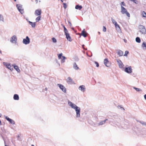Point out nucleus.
Masks as SVG:
<instances>
[{"instance_id":"1","label":"nucleus","mask_w":146,"mask_h":146,"mask_svg":"<svg viewBox=\"0 0 146 146\" xmlns=\"http://www.w3.org/2000/svg\"><path fill=\"white\" fill-rule=\"evenodd\" d=\"M121 12L122 14H126L128 17H130L129 13L127 12L126 9L122 6H121Z\"/></svg>"},{"instance_id":"2","label":"nucleus","mask_w":146,"mask_h":146,"mask_svg":"<svg viewBox=\"0 0 146 146\" xmlns=\"http://www.w3.org/2000/svg\"><path fill=\"white\" fill-rule=\"evenodd\" d=\"M139 29L140 32L142 34H145L146 33V29L144 26L142 25H140L139 26Z\"/></svg>"},{"instance_id":"3","label":"nucleus","mask_w":146,"mask_h":146,"mask_svg":"<svg viewBox=\"0 0 146 146\" xmlns=\"http://www.w3.org/2000/svg\"><path fill=\"white\" fill-rule=\"evenodd\" d=\"M16 6L19 11L21 14H23L24 13V11L22 9V5L21 4H17Z\"/></svg>"},{"instance_id":"4","label":"nucleus","mask_w":146,"mask_h":146,"mask_svg":"<svg viewBox=\"0 0 146 146\" xmlns=\"http://www.w3.org/2000/svg\"><path fill=\"white\" fill-rule=\"evenodd\" d=\"M76 112V117H80V108L79 107H77L74 109Z\"/></svg>"},{"instance_id":"5","label":"nucleus","mask_w":146,"mask_h":146,"mask_svg":"<svg viewBox=\"0 0 146 146\" xmlns=\"http://www.w3.org/2000/svg\"><path fill=\"white\" fill-rule=\"evenodd\" d=\"M17 38L16 36L14 35L11 37L10 39V42L12 43H17Z\"/></svg>"},{"instance_id":"6","label":"nucleus","mask_w":146,"mask_h":146,"mask_svg":"<svg viewBox=\"0 0 146 146\" xmlns=\"http://www.w3.org/2000/svg\"><path fill=\"white\" fill-rule=\"evenodd\" d=\"M30 42V39L28 36H27L23 40V42L25 44H29Z\"/></svg>"},{"instance_id":"7","label":"nucleus","mask_w":146,"mask_h":146,"mask_svg":"<svg viewBox=\"0 0 146 146\" xmlns=\"http://www.w3.org/2000/svg\"><path fill=\"white\" fill-rule=\"evenodd\" d=\"M132 69L131 66H130L128 67H126L125 69V71L126 73L130 74L132 72Z\"/></svg>"},{"instance_id":"8","label":"nucleus","mask_w":146,"mask_h":146,"mask_svg":"<svg viewBox=\"0 0 146 146\" xmlns=\"http://www.w3.org/2000/svg\"><path fill=\"white\" fill-rule=\"evenodd\" d=\"M57 85L62 92L65 93H66V89L63 85L60 84H58Z\"/></svg>"},{"instance_id":"9","label":"nucleus","mask_w":146,"mask_h":146,"mask_svg":"<svg viewBox=\"0 0 146 146\" xmlns=\"http://www.w3.org/2000/svg\"><path fill=\"white\" fill-rule=\"evenodd\" d=\"M68 103L69 106L73 109H74L75 108L78 107L76 105L73 104L69 100H68Z\"/></svg>"},{"instance_id":"10","label":"nucleus","mask_w":146,"mask_h":146,"mask_svg":"<svg viewBox=\"0 0 146 146\" xmlns=\"http://www.w3.org/2000/svg\"><path fill=\"white\" fill-rule=\"evenodd\" d=\"M104 63L105 65L107 67L110 66L111 65V63L109 61L107 58H106L104 59Z\"/></svg>"},{"instance_id":"11","label":"nucleus","mask_w":146,"mask_h":146,"mask_svg":"<svg viewBox=\"0 0 146 146\" xmlns=\"http://www.w3.org/2000/svg\"><path fill=\"white\" fill-rule=\"evenodd\" d=\"M5 119L8 121L11 124L13 125L15 124V123L14 120L12 119L9 118L8 117L5 116Z\"/></svg>"},{"instance_id":"12","label":"nucleus","mask_w":146,"mask_h":146,"mask_svg":"<svg viewBox=\"0 0 146 146\" xmlns=\"http://www.w3.org/2000/svg\"><path fill=\"white\" fill-rule=\"evenodd\" d=\"M111 21L113 24H114L115 28H118L120 29L119 26L117 24V22L115 21V20L113 19L112 18H111Z\"/></svg>"},{"instance_id":"13","label":"nucleus","mask_w":146,"mask_h":146,"mask_svg":"<svg viewBox=\"0 0 146 146\" xmlns=\"http://www.w3.org/2000/svg\"><path fill=\"white\" fill-rule=\"evenodd\" d=\"M67 83L69 84H72L74 83L73 80L70 77H68L66 80Z\"/></svg>"},{"instance_id":"14","label":"nucleus","mask_w":146,"mask_h":146,"mask_svg":"<svg viewBox=\"0 0 146 146\" xmlns=\"http://www.w3.org/2000/svg\"><path fill=\"white\" fill-rule=\"evenodd\" d=\"M35 15L36 16L39 15L40 16L41 14V9H39L36 10L35 11Z\"/></svg>"},{"instance_id":"15","label":"nucleus","mask_w":146,"mask_h":146,"mask_svg":"<svg viewBox=\"0 0 146 146\" xmlns=\"http://www.w3.org/2000/svg\"><path fill=\"white\" fill-rule=\"evenodd\" d=\"M65 35H66V38L70 42L72 41L71 38L70 36L69 33H68L65 34Z\"/></svg>"},{"instance_id":"16","label":"nucleus","mask_w":146,"mask_h":146,"mask_svg":"<svg viewBox=\"0 0 146 146\" xmlns=\"http://www.w3.org/2000/svg\"><path fill=\"white\" fill-rule=\"evenodd\" d=\"M117 62L120 68H122L123 66V64L120 60H117Z\"/></svg>"},{"instance_id":"17","label":"nucleus","mask_w":146,"mask_h":146,"mask_svg":"<svg viewBox=\"0 0 146 146\" xmlns=\"http://www.w3.org/2000/svg\"><path fill=\"white\" fill-rule=\"evenodd\" d=\"M116 53L119 55V56H121L123 55V52L121 50L118 49L116 50Z\"/></svg>"},{"instance_id":"18","label":"nucleus","mask_w":146,"mask_h":146,"mask_svg":"<svg viewBox=\"0 0 146 146\" xmlns=\"http://www.w3.org/2000/svg\"><path fill=\"white\" fill-rule=\"evenodd\" d=\"M78 89L83 92H84L86 90V88L84 85L80 86L78 88Z\"/></svg>"},{"instance_id":"19","label":"nucleus","mask_w":146,"mask_h":146,"mask_svg":"<svg viewBox=\"0 0 146 146\" xmlns=\"http://www.w3.org/2000/svg\"><path fill=\"white\" fill-rule=\"evenodd\" d=\"M88 33L84 31V29L82 31V33L81 34V35L82 36H83L84 37H86L87 36Z\"/></svg>"},{"instance_id":"20","label":"nucleus","mask_w":146,"mask_h":146,"mask_svg":"<svg viewBox=\"0 0 146 146\" xmlns=\"http://www.w3.org/2000/svg\"><path fill=\"white\" fill-rule=\"evenodd\" d=\"M13 66L14 68L18 72H20V70L19 69V67L18 66L16 65L15 64H13Z\"/></svg>"},{"instance_id":"21","label":"nucleus","mask_w":146,"mask_h":146,"mask_svg":"<svg viewBox=\"0 0 146 146\" xmlns=\"http://www.w3.org/2000/svg\"><path fill=\"white\" fill-rule=\"evenodd\" d=\"M73 68L75 70H78L79 69V68L78 66L76 63L74 62L73 64Z\"/></svg>"},{"instance_id":"22","label":"nucleus","mask_w":146,"mask_h":146,"mask_svg":"<svg viewBox=\"0 0 146 146\" xmlns=\"http://www.w3.org/2000/svg\"><path fill=\"white\" fill-rule=\"evenodd\" d=\"M82 7L81 5H76L75 7V8L76 9H78L80 10H81L82 8Z\"/></svg>"},{"instance_id":"23","label":"nucleus","mask_w":146,"mask_h":146,"mask_svg":"<svg viewBox=\"0 0 146 146\" xmlns=\"http://www.w3.org/2000/svg\"><path fill=\"white\" fill-rule=\"evenodd\" d=\"M13 99L15 100H18L19 99V95L17 94H15L13 96Z\"/></svg>"},{"instance_id":"24","label":"nucleus","mask_w":146,"mask_h":146,"mask_svg":"<svg viewBox=\"0 0 146 146\" xmlns=\"http://www.w3.org/2000/svg\"><path fill=\"white\" fill-rule=\"evenodd\" d=\"M108 120V119H106L105 120L100 122L99 123V125H102L104 124Z\"/></svg>"},{"instance_id":"25","label":"nucleus","mask_w":146,"mask_h":146,"mask_svg":"<svg viewBox=\"0 0 146 146\" xmlns=\"http://www.w3.org/2000/svg\"><path fill=\"white\" fill-rule=\"evenodd\" d=\"M7 68L10 69L11 71L13 70V66H12L10 64H8Z\"/></svg>"},{"instance_id":"26","label":"nucleus","mask_w":146,"mask_h":146,"mask_svg":"<svg viewBox=\"0 0 146 146\" xmlns=\"http://www.w3.org/2000/svg\"><path fill=\"white\" fill-rule=\"evenodd\" d=\"M136 41L138 43H140L141 42V39L139 37H137L135 39Z\"/></svg>"},{"instance_id":"27","label":"nucleus","mask_w":146,"mask_h":146,"mask_svg":"<svg viewBox=\"0 0 146 146\" xmlns=\"http://www.w3.org/2000/svg\"><path fill=\"white\" fill-rule=\"evenodd\" d=\"M142 46L144 49L146 50V42H143L142 44Z\"/></svg>"},{"instance_id":"28","label":"nucleus","mask_w":146,"mask_h":146,"mask_svg":"<svg viewBox=\"0 0 146 146\" xmlns=\"http://www.w3.org/2000/svg\"><path fill=\"white\" fill-rule=\"evenodd\" d=\"M66 58L64 56H62V59L61 60V63H63L65 62V60Z\"/></svg>"},{"instance_id":"29","label":"nucleus","mask_w":146,"mask_h":146,"mask_svg":"<svg viewBox=\"0 0 146 146\" xmlns=\"http://www.w3.org/2000/svg\"><path fill=\"white\" fill-rule=\"evenodd\" d=\"M2 21L4 22V19L3 16L1 14H0V21Z\"/></svg>"},{"instance_id":"30","label":"nucleus","mask_w":146,"mask_h":146,"mask_svg":"<svg viewBox=\"0 0 146 146\" xmlns=\"http://www.w3.org/2000/svg\"><path fill=\"white\" fill-rule=\"evenodd\" d=\"M133 88L135 89L137 92H140L142 91L141 89L137 88L134 87H133Z\"/></svg>"},{"instance_id":"31","label":"nucleus","mask_w":146,"mask_h":146,"mask_svg":"<svg viewBox=\"0 0 146 146\" xmlns=\"http://www.w3.org/2000/svg\"><path fill=\"white\" fill-rule=\"evenodd\" d=\"M41 16H39L36 19V22H38L40 20Z\"/></svg>"},{"instance_id":"32","label":"nucleus","mask_w":146,"mask_h":146,"mask_svg":"<svg viewBox=\"0 0 146 146\" xmlns=\"http://www.w3.org/2000/svg\"><path fill=\"white\" fill-rule=\"evenodd\" d=\"M63 27L64 28V32L65 33V34L68 33V31L67 29H66V28L65 27V26L64 25L63 26Z\"/></svg>"},{"instance_id":"33","label":"nucleus","mask_w":146,"mask_h":146,"mask_svg":"<svg viewBox=\"0 0 146 146\" xmlns=\"http://www.w3.org/2000/svg\"><path fill=\"white\" fill-rule=\"evenodd\" d=\"M33 28H34L35 27L36 25V22L32 23V24L30 25Z\"/></svg>"},{"instance_id":"34","label":"nucleus","mask_w":146,"mask_h":146,"mask_svg":"<svg viewBox=\"0 0 146 146\" xmlns=\"http://www.w3.org/2000/svg\"><path fill=\"white\" fill-rule=\"evenodd\" d=\"M139 122L143 125H144L145 126H146V122L143 121H139Z\"/></svg>"},{"instance_id":"35","label":"nucleus","mask_w":146,"mask_h":146,"mask_svg":"<svg viewBox=\"0 0 146 146\" xmlns=\"http://www.w3.org/2000/svg\"><path fill=\"white\" fill-rule=\"evenodd\" d=\"M142 14L143 17H146V13L145 11H143L142 13Z\"/></svg>"},{"instance_id":"36","label":"nucleus","mask_w":146,"mask_h":146,"mask_svg":"<svg viewBox=\"0 0 146 146\" xmlns=\"http://www.w3.org/2000/svg\"><path fill=\"white\" fill-rule=\"evenodd\" d=\"M62 53H61L59 54L58 55V58L59 59H60L61 58V57H62Z\"/></svg>"},{"instance_id":"37","label":"nucleus","mask_w":146,"mask_h":146,"mask_svg":"<svg viewBox=\"0 0 146 146\" xmlns=\"http://www.w3.org/2000/svg\"><path fill=\"white\" fill-rule=\"evenodd\" d=\"M52 39L53 42L55 43L56 42L57 40L55 38L53 37L52 38Z\"/></svg>"},{"instance_id":"38","label":"nucleus","mask_w":146,"mask_h":146,"mask_svg":"<svg viewBox=\"0 0 146 146\" xmlns=\"http://www.w3.org/2000/svg\"><path fill=\"white\" fill-rule=\"evenodd\" d=\"M63 7L64 8L66 9L67 7V5L65 3H63Z\"/></svg>"},{"instance_id":"39","label":"nucleus","mask_w":146,"mask_h":146,"mask_svg":"<svg viewBox=\"0 0 146 146\" xmlns=\"http://www.w3.org/2000/svg\"><path fill=\"white\" fill-rule=\"evenodd\" d=\"M9 64H8L7 63V62H3V64L4 65H5V66H6V67L7 68V66Z\"/></svg>"},{"instance_id":"40","label":"nucleus","mask_w":146,"mask_h":146,"mask_svg":"<svg viewBox=\"0 0 146 146\" xmlns=\"http://www.w3.org/2000/svg\"><path fill=\"white\" fill-rule=\"evenodd\" d=\"M94 63L95 64H96V66L97 67H98L99 66V64L98 63V62H97L96 61H95Z\"/></svg>"},{"instance_id":"41","label":"nucleus","mask_w":146,"mask_h":146,"mask_svg":"<svg viewBox=\"0 0 146 146\" xmlns=\"http://www.w3.org/2000/svg\"><path fill=\"white\" fill-rule=\"evenodd\" d=\"M129 53V52L128 51H126L125 52V54H124V56H127V54Z\"/></svg>"},{"instance_id":"42","label":"nucleus","mask_w":146,"mask_h":146,"mask_svg":"<svg viewBox=\"0 0 146 146\" xmlns=\"http://www.w3.org/2000/svg\"><path fill=\"white\" fill-rule=\"evenodd\" d=\"M103 31H104V32L106 31V29L105 27V26L103 27Z\"/></svg>"},{"instance_id":"43","label":"nucleus","mask_w":146,"mask_h":146,"mask_svg":"<svg viewBox=\"0 0 146 146\" xmlns=\"http://www.w3.org/2000/svg\"><path fill=\"white\" fill-rule=\"evenodd\" d=\"M121 6H122V5H123V6H126L125 4L124 3V2H123V1L121 2Z\"/></svg>"},{"instance_id":"44","label":"nucleus","mask_w":146,"mask_h":146,"mask_svg":"<svg viewBox=\"0 0 146 146\" xmlns=\"http://www.w3.org/2000/svg\"><path fill=\"white\" fill-rule=\"evenodd\" d=\"M117 108L119 109H120V108H122V109L123 110H125V109H124L123 108V107H122L121 106H117Z\"/></svg>"},{"instance_id":"45","label":"nucleus","mask_w":146,"mask_h":146,"mask_svg":"<svg viewBox=\"0 0 146 146\" xmlns=\"http://www.w3.org/2000/svg\"><path fill=\"white\" fill-rule=\"evenodd\" d=\"M133 2L136 4H137L138 3V1H137L136 0H134V1H133Z\"/></svg>"},{"instance_id":"46","label":"nucleus","mask_w":146,"mask_h":146,"mask_svg":"<svg viewBox=\"0 0 146 146\" xmlns=\"http://www.w3.org/2000/svg\"><path fill=\"white\" fill-rule=\"evenodd\" d=\"M68 23L69 24L70 26L71 27L72 26V24L69 21H68Z\"/></svg>"},{"instance_id":"47","label":"nucleus","mask_w":146,"mask_h":146,"mask_svg":"<svg viewBox=\"0 0 146 146\" xmlns=\"http://www.w3.org/2000/svg\"><path fill=\"white\" fill-rule=\"evenodd\" d=\"M28 22H29V24L30 25L31 24H32V23L33 22H31L30 21H28Z\"/></svg>"},{"instance_id":"48","label":"nucleus","mask_w":146,"mask_h":146,"mask_svg":"<svg viewBox=\"0 0 146 146\" xmlns=\"http://www.w3.org/2000/svg\"><path fill=\"white\" fill-rule=\"evenodd\" d=\"M28 22H29V24L30 25L31 24H32V23L33 22H31L30 21H28Z\"/></svg>"},{"instance_id":"49","label":"nucleus","mask_w":146,"mask_h":146,"mask_svg":"<svg viewBox=\"0 0 146 146\" xmlns=\"http://www.w3.org/2000/svg\"><path fill=\"white\" fill-rule=\"evenodd\" d=\"M38 1H39V2H40V0H35V2H36V3H37Z\"/></svg>"},{"instance_id":"50","label":"nucleus","mask_w":146,"mask_h":146,"mask_svg":"<svg viewBox=\"0 0 146 146\" xmlns=\"http://www.w3.org/2000/svg\"><path fill=\"white\" fill-rule=\"evenodd\" d=\"M56 62L58 64H59V66H60V64L59 63H58V60L57 59H56Z\"/></svg>"},{"instance_id":"51","label":"nucleus","mask_w":146,"mask_h":146,"mask_svg":"<svg viewBox=\"0 0 146 146\" xmlns=\"http://www.w3.org/2000/svg\"><path fill=\"white\" fill-rule=\"evenodd\" d=\"M84 44H83L82 46V47L83 48V49H85L84 48Z\"/></svg>"},{"instance_id":"52","label":"nucleus","mask_w":146,"mask_h":146,"mask_svg":"<svg viewBox=\"0 0 146 146\" xmlns=\"http://www.w3.org/2000/svg\"><path fill=\"white\" fill-rule=\"evenodd\" d=\"M144 98L146 100V94H145L144 95Z\"/></svg>"},{"instance_id":"53","label":"nucleus","mask_w":146,"mask_h":146,"mask_svg":"<svg viewBox=\"0 0 146 146\" xmlns=\"http://www.w3.org/2000/svg\"><path fill=\"white\" fill-rule=\"evenodd\" d=\"M123 40L126 43L127 42V40H126L125 39H124Z\"/></svg>"},{"instance_id":"54","label":"nucleus","mask_w":146,"mask_h":146,"mask_svg":"<svg viewBox=\"0 0 146 146\" xmlns=\"http://www.w3.org/2000/svg\"><path fill=\"white\" fill-rule=\"evenodd\" d=\"M4 143H5V146H9L6 145L5 142V141L4 140Z\"/></svg>"},{"instance_id":"55","label":"nucleus","mask_w":146,"mask_h":146,"mask_svg":"<svg viewBox=\"0 0 146 146\" xmlns=\"http://www.w3.org/2000/svg\"><path fill=\"white\" fill-rule=\"evenodd\" d=\"M71 29L73 30L74 31V28L73 27H72L71 28Z\"/></svg>"},{"instance_id":"56","label":"nucleus","mask_w":146,"mask_h":146,"mask_svg":"<svg viewBox=\"0 0 146 146\" xmlns=\"http://www.w3.org/2000/svg\"><path fill=\"white\" fill-rule=\"evenodd\" d=\"M1 125V120H0V125Z\"/></svg>"},{"instance_id":"57","label":"nucleus","mask_w":146,"mask_h":146,"mask_svg":"<svg viewBox=\"0 0 146 146\" xmlns=\"http://www.w3.org/2000/svg\"><path fill=\"white\" fill-rule=\"evenodd\" d=\"M129 1L133 2V1H134V0H129Z\"/></svg>"},{"instance_id":"58","label":"nucleus","mask_w":146,"mask_h":146,"mask_svg":"<svg viewBox=\"0 0 146 146\" xmlns=\"http://www.w3.org/2000/svg\"><path fill=\"white\" fill-rule=\"evenodd\" d=\"M74 32L75 33H76V32H77V31H75V30H74Z\"/></svg>"},{"instance_id":"59","label":"nucleus","mask_w":146,"mask_h":146,"mask_svg":"<svg viewBox=\"0 0 146 146\" xmlns=\"http://www.w3.org/2000/svg\"><path fill=\"white\" fill-rule=\"evenodd\" d=\"M0 53H1H1H2V52H1V50H0Z\"/></svg>"},{"instance_id":"60","label":"nucleus","mask_w":146,"mask_h":146,"mask_svg":"<svg viewBox=\"0 0 146 146\" xmlns=\"http://www.w3.org/2000/svg\"><path fill=\"white\" fill-rule=\"evenodd\" d=\"M45 89L46 90H47V88H46Z\"/></svg>"},{"instance_id":"61","label":"nucleus","mask_w":146,"mask_h":146,"mask_svg":"<svg viewBox=\"0 0 146 146\" xmlns=\"http://www.w3.org/2000/svg\"><path fill=\"white\" fill-rule=\"evenodd\" d=\"M98 33L99 34H100V32H98Z\"/></svg>"},{"instance_id":"62","label":"nucleus","mask_w":146,"mask_h":146,"mask_svg":"<svg viewBox=\"0 0 146 146\" xmlns=\"http://www.w3.org/2000/svg\"><path fill=\"white\" fill-rule=\"evenodd\" d=\"M61 1L62 2H63V0H61Z\"/></svg>"},{"instance_id":"63","label":"nucleus","mask_w":146,"mask_h":146,"mask_svg":"<svg viewBox=\"0 0 146 146\" xmlns=\"http://www.w3.org/2000/svg\"><path fill=\"white\" fill-rule=\"evenodd\" d=\"M31 146H35L33 145H32Z\"/></svg>"},{"instance_id":"64","label":"nucleus","mask_w":146,"mask_h":146,"mask_svg":"<svg viewBox=\"0 0 146 146\" xmlns=\"http://www.w3.org/2000/svg\"><path fill=\"white\" fill-rule=\"evenodd\" d=\"M15 1H16L17 0H13Z\"/></svg>"}]
</instances>
